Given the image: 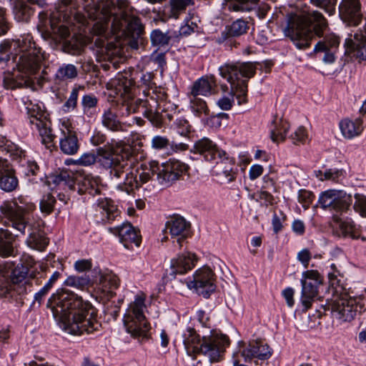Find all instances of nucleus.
<instances>
[{
    "mask_svg": "<svg viewBox=\"0 0 366 366\" xmlns=\"http://www.w3.org/2000/svg\"><path fill=\"white\" fill-rule=\"evenodd\" d=\"M129 7L127 0H117L116 4L112 0H101L84 8L87 17L96 21L92 27L94 34L97 36L95 44L115 69L122 59L119 56L121 49L113 41H109V39L123 38L126 44L135 49L142 43L143 26L139 18L129 14Z\"/></svg>",
    "mask_w": 366,
    "mask_h": 366,
    "instance_id": "f257e3e1",
    "label": "nucleus"
},
{
    "mask_svg": "<svg viewBox=\"0 0 366 366\" xmlns=\"http://www.w3.org/2000/svg\"><path fill=\"white\" fill-rule=\"evenodd\" d=\"M98 162L103 167L109 169L110 178L117 183V188L128 194L148 182L155 172L159 184L168 187L179 179L187 169L185 164L177 159H169L160 167L154 162L149 167L130 169L126 160L102 148L98 149Z\"/></svg>",
    "mask_w": 366,
    "mask_h": 366,
    "instance_id": "f03ea898",
    "label": "nucleus"
},
{
    "mask_svg": "<svg viewBox=\"0 0 366 366\" xmlns=\"http://www.w3.org/2000/svg\"><path fill=\"white\" fill-rule=\"evenodd\" d=\"M47 307L59 327L69 334L81 335L99 331L101 323L97 319L96 309L73 292L58 290L49 299Z\"/></svg>",
    "mask_w": 366,
    "mask_h": 366,
    "instance_id": "7ed1b4c3",
    "label": "nucleus"
},
{
    "mask_svg": "<svg viewBox=\"0 0 366 366\" xmlns=\"http://www.w3.org/2000/svg\"><path fill=\"white\" fill-rule=\"evenodd\" d=\"M221 76L227 79L231 85V90L228 96L220 98L217 104L222 110H229L234 104V97L239 104L247 102V81L240 77L250 79L256 71V64L252 62H237L225 64L219 69Z\"/></svg>",
    "mask_w": 366,
    "mask_h": 366,
    "instance_id": "20e7f679",
    "label": "nucleus"
},
{
    "mask_svg": "<svg viewBox=\"0 0 366 366\" xmlns=\"http://www.w3.org/2000/svg\"><path fill=\"white\" fill-rule=\"evenodd\" d=\"M77 3L74 0H61L57 9L52 11L49 18L47 13L42 11L39 14L38 28L50 36L56 34L61 39H66L70 34L69 26L74 22L84 24L86 15L76 11Z\"/></svg>",
    "mask_w": 366,
    "mask_h": 366,
    "instance_id": "39448f33",
    "label": "nucleus"
},
{
    "mask_svg": "<svg viewBox=\"0 0 366 366\" xmlns=\"http://www.w3.org/2000/svg\"><path fill=\"white\" fill-rule=\"evenodd\" d=\"M312 25L314 33L321 36L327 27V22L320 11H314L302 16L291 17L283 32L298 49H305L310 46L312 38Z\"/></svg>",
    "mask_w": 366,
    "mask_h": 366,
    "instance_id": "423d86ee",
    "label": "nucleus"
},
{
    "mask_svg": "<svg viewBox=\"0 0 366 366\" xmlns=\"http://www.w3.org/2000/svg\"><path fill=\"white\" fill-rule=\"evenodd\" d=\"M183 343L189 356L202 353L211 362H219L229 345V340L227 335L222 334H212L200 338L193 328L189 327L183 335Z\"/></svg>",
    "mask_w": 366,
    "mask_h": 366,
    "instance_id": "0eeeda50",
    "label": "nucleus"
},
{
    "mask_svg": "<svg viewBox=\"0 0 366 366\" xmlns=\"http://www.w3.org/2000/svg\"><path fill=\"white\" fill-rule=\"evenodd\" d=\"M15 54L13 61L16 63L18 70L28 76L35 74L46 59L41 48L36 46L33 37L29 34L21 35L13 42Z\"/></svg>",
    "mask_w": 366,
    "mask_h": 366,
    "instance_id": "6e6552de",
    "label": "nucleus"
},
{
    "mask_svg": "<svg viewBox=\"0 0 366 366\" xmlns=\"http://www.w3.org/2000/svg\"><path fill=\"white\" fill-rule=\"evenodd\" d=\"M146 295L139 292L129 305L123 317L124 327L127 333L139 342L148 340L150 337L151 325L145 316L147 306Z\"/></svg>",
    "mask_w": 366,
    "mask_h": 366,
    "instance_id": "1a4fd4ad",
    "label": "nucleus"
},
{
    "mask_svg": "<svg viewBox=\"0 0 366 366\" xmlns=\"http://www.w3.org/2000/svg\"><path fill=\"white\" fill-rule=\"evenodd\" d=\"M108 89L112 90L114 94L124 99L123 107H125L127 114L144 112L147 102L150 100L152 92H148L145 99H134V79L132 77V71L131 70H124L123 72L119 73L114 79H111L107 84Z\"/></svg>",
    "mask_w": 366,
    "mask_h": 366,
    "instance_id": "9d476101",
    "label": "nucleus"
},
{
    "mask_svg": "<svg viewBox=\"0 0 366 366\" xmlns=\"http://www.w3.org/2000/svg\"><path fill=\"white\" fill-rule=\"evenodd\" d=\"M35 209V204L24 197H19L14 202H4L0 205L1 214L21 233L25 232L29 216Z\"/></svg>",
    "mask_w": 366,
    "mask_h": 366,
    "instance_id": "9b49d317",
    "label": "nucleus"
},
{
    "mask_svg": "<svg viewBox=\"0 0 366 366\" xmlns=\"http://www.w3.org/2000/svg\"><path fill=\"white\" fill-rule=\"evenodd\" d=\"M21 102L26 114L28 115L29 124L33 129H36L39 135L41 137V142L44 144H47L53 142L54 136L51 133L50 129V122L44 118V114L41 110V106L34 103L28 97H23Z\"/></svg>",
    "mask_w": 366,
    "mask_h": 366,
    "instance_id": "f8f14e48",
    "label": "nucleus"
},
{
    "mask_svg": "<svg viewBox=\"0 0 366 366\" xmlns=\"http://www.w3.org/2000/svg\"><path fill=\"white\" fill-rule=\"evenodd\" d=\"M352 197L344 190L327 189L320 193L318 204L320 207L335 214H342L350 207Z\"/></svg>",
    "mask_w": 366,
    "mask_h": 366,
    "instance_id": "ddd939ff",
    "label": "nucleus"
},
{
    "mask_svg": "<svg viewBox=\"0 0 366 366\" xmlns=\"http://www.w3.org/2000/svg\"><path fill=\"white\" fill-rule=\"evenodd\" d=\"M365 306L361 296L352 297L348 294H342L332 304V312L336 318L350 322L362 312Z\"/></svg>",
    "mask_w": 366,
    "mask_h": 366,
    "instance_id": "4468645a",
    "label": "nucleus"
},
{
    "mask_svg": "<svg viewBox=\"0 0 366 366\" xmlns=\"http://www.w3.org/2000/svg\"><path fill=\"white\" fill-rule=\"evenodd\" d=\"M216 275L208 266H203L197 269L192 279L187 281V287L194 290L199 295L208 297L216 290Z\"/></svg>",
    "mask_w": 366,
    "mask_h": 366,
    "instance_id": "2eb2a0df",
    "label": "nucleus"
},
{
    "mask_svg": "<svg viewBox=\"0 0 366 366\" xmlns=\"http://www.w3.org/2000/svg\"><path fill=\"white\" fill-rule=\"evenodd\" d=\"M301 302L305 309L308 310L315 298L318 295V287L322 283V278L317 270H307L302 274Z\"/></svg>",
    "mask_w": 366,
    "mask_h": 366,
    "instance_id": "dca6fc26",
    "label": "nucleus"
},
{
    "mask_svg": "<svg viewBox=\"0 0 366 366\" xmlns=\"http://www.w3.org/2000/svg\"><path fill=\"white\" fill-rule=\"evenodd\" d=\"M59 147L61 151L67 155L77 153L79 143L74 127L69 119L60 120Z\"/></svg>",
    "mask_w": 366,
    "mask_h": 366,
    "instance_id": "f3484780",
    "label": "nucleus"
},
{
    "mask_svg": "<svg viewBox=\"0 0 366 366\" xmlns=\"http://www.w3.org/2000/svg\"><path fill=\"white\" fill-rule=\"evenodd\" d=\"M167 98V94L162 88H154L152 89L150 100L146 103L147 105L143 114L153 126L161 127L163 123L162 115L159 111L160 104Z\"/></svg>",
    "mask_w": 366,
    "mask_h": 366,
    "instance_id": "a211bd4d",
    "label": "nucleus"
},
{
    "mask_svg": "<svg viewBox=\"0 0 366 366\" xmlns=\"http://www.w3.org/2000/svg\"><path fill=\"white\" fill-rule=\"evenodd\" d=\"M212 172L222 183H230L235 180L237 168L235 160L226 152H219V158Z\"/></svg>",
    "mask_w": 366,
    "mask_h": 366,
    "instance_id": "6ab92c4d",
    "label": "nucleus"
},
{
    "mask_svg": "<svg viewBox=\"0 0 366 366\" xmlns=\"http://www.w3.org/2000/svg\"><path fill=\"white\" fill-rule=\"evenodd\" d=\"M239 352L245 362H249L254 358L264 360L269 359L272 350L269 346L262 342L254 340L246 345L244 342H238Z\"/></svg>",
    "mask_w": 366,
    "mask_h": 366,
    "instance_id": "aec40b11",
    "label": "nucleus"
},
{
    "mask_svg": "<svg viewBox=\"0 0 366 366\" xmlns=\"http://www.w3.org/2000/svg\"><path fill=\"white\" fill-rule=\"evenodd\" d=\"M33 259H30L28 266L22 264L16 265L11 272L9 275L12 289L19 295L26 293L28 289L30 290L31 284L29 277V266L32 267ZM32 276V274H30Z\"/></svg>",
    "mask_w": 366,
    "mask_h": 366,
    "instance_id": "412c9836",
    "label": "nucleus"
},
{
    "mask_svg": "<svg viewBox=\"0 0 366 366\" xmlns=\"http://www.w3.org/2000/svg\"><path fill=\"white\" fill-rule=\"evenodd\" d=\"M109 232L118 235L119 241L127 249L132 248V245L139 247L141 243V237L134 227L129 222L123 223L121 226L109 228Z\"/></svg>",
    "mask_w": 366,
    "mask_h": 366,
    "instance_id": "4be33fe9",
    "label": "nucleus"
},
{
    "mask_svg": "<svg viewBox=\"0 0 366 366\" xmlns=\"http://www.w3.org/2000/svg\"><path fill=\"white\" fill-rule=\"evenodd\" d=\"M198 257L194 253L184 252L177 257L172 259L170 264V274H184L191 270L197 264Z\"/></svg>",
    "mask_w": 366,
    "mask_h": 366,
    "instance_id": "5701e85b",
    "label": "nucleus"
},
{
    "mask_svg": "<svg viewBox=\"0 0 366 366\" xmlns=\"http://www.w3.org/2000/svg\"><path fill=\"white\" fill-rule=\"evenodd\" d=\"M18 238L11 231L0 229V257H14L19 254Z\"/></svg>",
    "mask_w": 366,
    "mask_h": 366,
    "instance_id": "b1692460",
    "label": "nucleus"
},
{
    "mask_svg": "<svg viewBox=\"0 0 366 366\" xmlns=\"http://www.w3.org/2000/svg\"><path fill=\"white\" fill-rule=\"evenodd\" d=\"M340 12L344 21L351 25H358L362 20L360 0H342L340 4Z\"/></svg>",
    "mask_w": 366,
    "mask_h": 366,
    "instance_id": "393cba45",
    "label": "nucleus"
},
{
    "mask_svg": "<svg viewBox=\"0 0 366 366\" xmlns=\"http://www.w3.org/2000/svg\"><path fill=\"white\" fill-rule=\"evenodd\" d=\"M334 232L338 237L358 239L360 237L359 226L350 219H342L337 214H333Z\"/></svg>",
    "mask_w": 366,
    "mask_h": 366,
    "instance_id": "a878e982",
    "label": "nucleus"
},
{
    "mask_svg": "<svg viewBox=\"0 0 366 366\" xmlns=\"http://www.w3.org/2000/svg\"><path fill=\"white\" fill-rule=\"evenodd\" d=\"M167 229L172 237H177V242L182 247V242L189 234L190 224L182 217H174L167 222Z\"/></svg>",
    "mask_w": 366,
    "mask_h": 366,
    "instance_id": "bb28decb",
    "label": "nucleus"
},
{
    "mask_svg": "<svg viewBox=\"0 0 366 366\" xmlns=\"http://www.w3.org/2000/svg\"><path fill=\"white\" fill-rule=\"evenodd\" d=\"M94 282L97 291L106 295L108 297L113 296V290L119 286L118 277L111 272L99 271Z\"/></svg>",
    "mask_w": 366,
    "mask_h": 366,
    "instance_id": "cd10ccee",
    "label": "nucleus"
},
{
    "mask_svg": "<svg viewBox=\"0 0 366 366\" xmlns=\"http://www.w3.org/2000/svg\"><path fill=\"white\" fill-rule=\"evenodd\" d=\"M47 183L51 189L59 187L64 190H71L74 187V174L67 170L61 171L48 177Z\"/></svg>",
    "mask_w": 366,
    "mask_h": 366,
    "instance_id": "c85d7f7f",
    "label": "nucleus"
},
{
    "mask_svg": "<svg viewBox=\"0 0 366 366\" xmlns=\"http://www.w3.org/2000/svg\"><path fill=\"white\" fill-rule=\"evenodd\" d=\"M194 149L196 153L202 155L207 161L217 159L219 152H224L219 149L212 141L206 137L198 140L194 144Z\"/></svg>",
    "mask_w": 366,
    "mask_h": 366,
    "instance_id": "c756f323",
    "label": "nucleus"
},
{
    "mask_svg": "<svg viewBox=\"0 0 366 366\" xmlns=\"http://www.w3.org/2000/svg\"><path fill=\"white\" fill-rule=\"evenodd\" d=\"M18 186V180L6 161L0 159V188L5 192H12Z\"/></svg>",
    "mask_w": 366,
    "mask_h": 366,
    "instance_id": "7c9ffc66",
    "label": "nucleus"
},
{
    "mask_svg": "<svg viewBox=\"0 0 366 366\" xmlns=\"http://www.w3.org/2000/svg\"><path fill=\"white\" fill-rule=\"evenodd\" d=\"M214 85L215 82L213 76H202L193 83L189 95L207 97L212 94Z\"/></svg>",
    "mask_w": 366,
    "mask_h": 366,
    "instance_id": "2f4dec72",
    "label": "nucleus"
},
{
    "mask_svg": "<svg viewBox=\"0 0 366 366\" xmlns=\"http://www.w3.org/2000/svg\"><path fill=\"white\" fill-rule=\"evenodd\" d=\"M259 0H225V6L233 11H249L259 7ZM262 10L269 9L267 4L259 6Z\"/></svg>",
    "mask_w": 366,
    "mask_h": 366,
    "instance_id": "473e14b6",
    "label": "nucleus"
},
{
    "mask_svg": "<svg viewBox=\"0 0 366 366\" xmlns=\"http://www.w3.org/2000/svg\"><path fill=\"white\" fill-rule=\"evenodd\" d=\"M340 128L342 135L349 139L360 135L364 129L362 120L360 118L354 120L345 119L340 122Z\"/></svg>",
    "mask_w": 366,
    "mask_h": 366,
    "instance_id": "72a5a7b5",
    "label": "nucleus"
},
{
    "mask_svg": "<svg viewBox=\"0 0 366 366\" xmlns=\"http://www.w3.org/2000/svg\"><path fill=\"white\" fill-rule=\"evenodd\" d=\"M101 178L92 174L84 175L78 180L79 190L83 193H89L95 195L100 192Z\"/></svg>",
    "mask_w": 366,
    "mask_h": 366,
    "instance_id": "f704fd0d",
    "label": "nucleus"
},
{
    "mask_svg": "<svg viewBox=\"0 0 366 366\" xmlns=\"http://www.w3.org/2000/svg\"><path fill=\"white\" fill-rule=\"evenodd\" d=\"M97 208L108 222L114 220L121 213L114 202L109 198H99L97 200Z\"/></svg>",
    "mask_w": 366,
    "mask_h": 366,
    "instance_id": "c9c22d12",
    "label": "nucleus"
},
{
    "mask_svg": "<svg viewBox=\"0 0 366 366\" xmlns=\"http://www.w3.org/2000/svg\"><path fill=\"white\" fill-rule=\"evenodd\" d=\"M78 75L76 66L71 64H63L56 71L55 80L56 82H63L75 79Z\"/></svg>",
    "mask_w": 366,
    "mask_h": 366,
    "instance_id": "e433bc0d",
    "label": "nucleus"
},
{
    "mask_svg": "<svg viewBox=\"0 0 366 366\" xmlns=\"http://www.w3.org/2000/svg\"><path fill=\"white\" fill-rule=\"evenodd\" d=\"M189 96V109L197 117H207L209 114V109L206 102L200 97Z\"/></svg>",
    "mask_w": 366,
    "mask_h": 366,
    "instance_id": "4c0bfd02",
    "label": "nucleus"
},
{
    "mask_svg": "<svg viewBox=\"0 0 366 366\" xmlns=\"http://www.w3.org/2000/svg\"><path fill=\"white\" fill-rule=\"evenodd\" d=\"M289 129L290 124L287 122L282 119L275 120L271 129L270 135L272 140L277 143L284 141Z\"/></svg>",
    "mask_w": 366,
    "mask_h": 366,
    "instance_id": "58836bf2",
    "label": "nucleus"
},
{
    "mask_svg": "<svg viewBox=\"0 0 366 366\" xmlns=\"http://www.w3.org/2000/svg\"><path fill=\"white\" fill-rule=\"evenodd\" d=\"M29 84L30 80L28 76H19V75L7 74L4 78V86L7 89L29 86Z\"/></svg>",
    "mask_w": 366,
    "mask_h": 366,
    "instance_id": "ea45409f",
    "label": "nucleus"
},
{
    "mask_svg": "<svg viewBox=\"0 0 366 366\" xmlns=\"http://www.w3.org/2000/svg\"><path fill=\"white\" fill-rule=\"evenodd\" d=\"M102 123L109 130L114 132L122 130V124L118 120L116 113L111 109H108L104 112Z\"/></svg>",
    "mask_w": 366,
    "mask_h": 366,
    "instance_id": "a19ab883",
    "label": "nucleus"
},
{
    "mask_svg": "<svg viewBox=\"0 0 366 366\" xmlns=\"http://www.w3.org/2000/svg\"><path fill=\"white\" fill-rule=\"evenodd\" d=\"M14 17L18 21L27 22L33 15L32 9L27 5L26 2H18L14 9Z\"/></svg>",
    "mask_w": 366,
    "mask_h": 366,
    "instance_id": "79ce46f5",
    "label": "nucleus"
},
{
    "mask_svg": "<svg viewBox=\"0 0 366 366\" xmlns=\"http://www.w3.org/2000/svg\"><path fill=\"white\" fill-rule=\"evenodd\" d=\"M27 245L34 249L41 251L49 244V240L39 232L31 233L26 239Z\"/></svg>",
    "mask_w": 366,
    "mask_h": 366,
    "instance_id": "37998d69",
    "label": "nucleus"
},
{
    "mask_svg": "<svg viewBox=\"0 0 366 366\" xmlns=\"http://www.w3.org/2000/svg\"><path fill=\"white\" fill-rule=\"evenodd\" d=\"M97 104L98 98L95 95L92 94L84 95L81 102L83 113L88 117H92L95 114Z\"/></svg>",
    "mask_w": 366,
    "mask_h": 366,
    "instance_id": "c03bdc74",
    "label": "nucleus"
},
{
    "mask_svg": "<svg viewBox=\"0 0 366 366\" xmlns=\"http://www.w3.org/2000/svg\"><path fill=\"white\" fill-rule=\"evenodd\" d=\"M353 49L355 56L360 60H366V36L363 34H355L354 36Z\"/></svg>",
    "mask_w": 366,
    "mask_h": 366,
    "instance_id": "a18cd8bd",
    "label": "nucleus"
},
{
    "mask_svg": "<svg viewBox=\"0 0 366 366\" xmlns=\"http://www.w3.org/2000/svg\"><path fill=\"white\" fill-rule=\"evenodd\" d=\"M90 283V278L86 274L71 275L64 281V285L68 287H72L79 290H84Z\"/></svg>",
    "mask_w": 366,
    "mask_h": 366,
    "instance_id": "49530a36",
    "label": "nucleus"
},
{
    "mask_svg": "<svg viewBox=\"0 0 366 366\" xmlns=\"http://www.w3.org/2000/svg\"><path fill=\"white\" fill-rule=\"evenodd\" d=\"M192 3V0H170L169 16L177 19Z\"/></svg>",
    "mask_w": 366,
    "mask_h": 366,
    "instance_id": "de8ad7c7",
    "label": "nucleus"
},
{
    "mask_svg": "<svg viewBox=\"0 0 366 366\" xmlns=\"http://www.w3.org/2000/svg\"><path fill=\"white\" fill-rule=\"evenodd\" d=\"M248 29V22L238 19L227 28V34L230 36H239L245 34Z\"/></svg>",
    "mask_w": 366,
    "mask_h": 366,
    "instance_id": "09e8293b",
    "label": "nucleus"
},
{
    "mask_svg": "<svg viewBox=\"0 0 366 366\" xmlns=\"http://www.w3.org/2000/svg\"><path fill=\"white\" fill-rule=\"evenodd\" d=\"M4 41L0 44V63L6 62L10 60L11 56L13 57L15 54V50L14 49L13 42Z\"/></svg>",
    "mask_w": 366,
    "mask_h": 366,
    "instance_id": "8fccbe9b",
    "label": "nucleus"
},
{
    "mask_svg": "<svg viewBox=\"0 0 366 366\" xmlns=\"http://www.w3.org/2000/svg\"><path fill=\"white\" fill-rule=\"evenodd\" d=\"M340 277H341L340 273L335 264H332L330 265V271L328 272V280L330 286L334 287L337 292H340V290L342 289Z\"/></svg>",
    "mask_w": 366,
    "mask_h": 366,
    "instance_id": "3c124183",
    "label": "nucleus"
},
{
    "mask_svg": "<svg viewBox=\"0 0 366 366\" xmlns=\"http://www.w3.org/2000/svg\"><path fill=\"white\" fill-rule=\"evenodd\" d=\"M55 197L51 194H46L42 197L39 203L40 210L42 213L48 215L54 210Z\"/></svg>",
    "mask_w": 366,
    "mask_h": 366,
    "instance_id": "603ef678",
    "label": "nucleus"
},
{
    "mask_svg": "<svg viewBox=\"0 0 366 366\" xmlns=\"http://www.w3.org/2000/svg\"><path fill=\"white\" fill-rule=\"evenodd\" d=\"M290 139L295 144H305L308 140V133L307 129L302 126L298 127L290 135Z\"/></svg>",
    "mask_w": 366,
    "mask_h": 366,
    "instance_id": "864d4df0",
    "label": "nucleus"
},
{
    "mask_svg": "<svg viewBox=\"0 0 366 366\" xmlns=\"http://www.w3.org/2000/svg\"><path fill=\"white\" fill-rule=\"evenodd\" d=\"M315 51L325 52L323 61L325 63L331 64L335 61V51L327 48L326 43H321V41L318 42L315 47Z\"/></svg>",
    "mask_w": 366,
    "mask_h": 366,
    "instance_id": "5fc2aeb1",
    "label": "nucleus"
},
{
    "mask_svg": "<svg viewBox=\"0 0 366 366\" xmlns=\"http://www.w3.org/2000/svg\"><path fill=\"white\" fill-rule=\"evenodd\" d=\"M150 39L152 44L164 46L169 44V37L160 30H154L151 33Z\"/></svg>",
    "mask_w": 366,
    "mask_h": 366,
    "instance_id": "6e6d98bb",
    "label": "nucleus"
},
{
    "mask_svg": "<svg viewBox=\"0 0 366 366\" xmlns=\"http://www.w3.org/2000/svg\"><path fill=\"white\" fill-rule=\"evenodd\" d=\"M84 89V86H74L69 95V99L64 104V107L69 109H74L77 105V99L80 90H83Z\"/></svg>",
    "mask_w": 366,
    "mask_h": 366,
    "instance_id": "4d7b16f0",
    "label": "nucleus"
},
{
    "mask_svg": "<svg viewBox=\"0 0 366 366\" xmlns=\"http://www.w3.org/2000/svg\"><path fill=\"white\" fill-rule=\"evenodd\" d=\"M354 209L362 217H366V196L361 194L355 195Z\"/></svg>",
    "mask_w": 366,
    "mask_h": 366,
    "instance_id": "13d9d810",
    "label": "nucleus"
},
{
    "mask_svg": "<svg viewBox=\"0 0 366 366\" xmlns=\"http://www.w3.org/2000/svg\"><path fill=\"white\" fill-rule=\"evenodd\" d=\"M316 6L323 8L330 15L334 14L337 0H310Z\"/></svg>",
    "mask_w": 366,
    "mask_h": 366,
    "instance_id": "bf43d9fd",
    "label": "nucleus"
},
{
    "mask_svg": "<svg viewBox=\"0 0 366 366\" xmlns=\"http://www.w3.org/2000/svg\"><path fill=\"white\" fill-rule=\"evenodd\" d=\"M314 197L315 196L312 192L305 189H301L299 192L298 201L302 204L304 209H307L312 202Z\"/></svg>",
    "mask_w": 366,
    "mask_h": 366,
    "instance_id": "052dcab7",
    "label": "nucleus"
},
{
    "mask_svg": "<svg viewBox=\"0 0 366 366\" xmlns=\"http://www.w3.org/2000/svg\"><path fill=\"white\" fill-rule=\"evenodd\" d=\"M152 147L156 150L167 149L169 145V140L164 136L156 135L151 141Z\"/></svg>",
    "mask_w": 366,
    "mask_h": 366,
    "instance_id": "680f3d73",
    "label": "nucleus"
},
{
    "mask_svg": "<svg viewBox=\"0 0 366 366\" xmlns=\"http://www.w3.org/2000/svg\"><path fill=\"white\" fill-rule=\"evenodd\" d=\"M178 132L182 136H187L192 132V126L184 118H179L175 122Z\"/></svg>",
    "mask_w": 366,
    "mask_h": 366,
    "instance_id": "e2e57ef3",
    "label": "nucleus"
},
{
    "mask_svg": "<svg viewBox=\"0 0 366 366\" xmlns=\"http://www.w3.org/2000/svg\"><path fill=\"white\" fill-rule=\"evenodd\" d=\"M153 77L154 75L151 72H147L145 74H143L141 77L142 83L148 87L147 90L144 91L145 95H147L149 91V92H152L153 89L157 88L156 86H154V84L152 82Z\"/></svg>",
    "mask_w": 366,
    "mask_h": 366,
    "instance_id": "0e129e2a",
    "label": "nucleus"
},
{
    "mask_svg": "<svg viewBox=\"0 0 366 366\" xmlns=\"http://www.w3.org/2000/svg\"><path fill=\"white\" fill-rule=\"evenodd\" d=\"M254 196L256 197L255 199L257 202H263L266 206L273 204L274 197L267 191L261 190L257 192Z\"/></svg>",
    "mask_w": 366,
    "mask_h": 366,
    "instance_id": "69168bd1",
    "label": "nucleus"
},
{
    "mask_svg": "<svg viewBox=\"0 0 366 366\" xmlns=\"http://www.w3.org/2000/svg\"><path fill=\"white\" fill-rule=\"evenodd\" d=\"M343 176L342 170L330 169L324 172L325 180H331L334 182H338Z\"/></svg>",
    "mask_w": 366,
    "mask_h": 366,
    "instance_id": "338daca9",
    "label": "nucleus"
},
{
    "mask_svg": "<svg viewBox=\"0 0 366 366\" xmlns=\"http://www.w3.org/2000/svg\"><path fill=\"white\" fill-rule=\"evenodd\" d=\"M97 161V156L94 153H84L77 160L78 163L82 166H90Z\"/></svg>",
    "mask_w": 366,
    "mask_h": 366,
    "instance_id": "774afa93",
    "label": "nucleus"
}]
</instances>
